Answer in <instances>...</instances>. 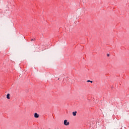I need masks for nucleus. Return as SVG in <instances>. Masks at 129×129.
<instances>
[{
  "label": "nucleus",
  "mask_w": 129,
  "mask_h": 129,
  "mask_svg": "<svg viewBox=\"0 0 129 129\" xmlns=\"http://www.w3.org/2000/svg\"><path fill=\"white\" fill-rule=\"evenodd\" d=\"M76 113H77V111L73 112V115H74V116H75V115H76Z\"/></svg>",
  "instance_id": "obj_3"
},
{
  "label": "nucleus",
  "mask_w": 129,
  "mask_h": 129,
  "mask_svg": "<svg viewBox=\"0 0 129 129\" xmlns=\"http://www.w3.org/2000/svg\"><path fill=\"white\" fill-rule=\"evenodd\" d=\"M87 82H91V83H92V81L90 80H88Z\"/></svg>",
  "instance_id": "obj_5"
},
{
  "label": "nucleus",
  "mask_w": 129,
  "mask_h": 129,
  "mask_svg": "<svg viewBox=\"0 0 129 129\" xmlns=\"http://www.w3.org/2000/svg\"><path fill=\"white\" fill-rule=\"evenodd\" d=\"M7 98L10 99V94H8L7 95Z\"/></svg>",
  "instance_id": "obj_4"
},
{
  "label": "nucleus",
  "mask_w": 129,
  "mask_h": 129,
  "mask_svg": "<svg viewBox=\"0 0 129 129\" xmlns=\"http://www.w3.org/2000/svg\"><path fill=\"white\" fill-rule=\"evenodd\" d=\"M34 117H35L36 118H38V117H39V114H38V113H35V114H34Z\"/></svg>",
  "instance_id": "obj_2"
},
{
  "label": "nucleus",
  "mask_w": 129,
  "mask_h": 129,
  "mask_svg": "<svg viewBox=\"0 0 129 129\" xmlns=\"http://www.w3.org/2000/svg\"><path fill=\"white\" fill-rule=\"evenodd\" d=\"M64 125H69V122H67V120H64Z\"/></svg>",
  "instance_id": "obj_1"
},
{
  "label": "nucleus",
  "mask_w": 129,
  "mask_h": 129,
  "mask_svg": "<svg viewBox=\"0 0 129 129\" xmlns=\"http://www.w3.org/2000/svg\"><path fill=\"white\" fill-rule=\"evenodd\" d=\"M108 57H109V54H107Z\"/></svg>",
  "instance_id": "obj_6"
}]
</instances>
